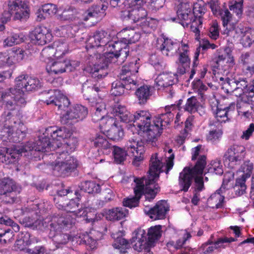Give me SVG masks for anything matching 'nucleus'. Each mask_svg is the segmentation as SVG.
I'll return each instance as SVG.
<instances>
[{"label": "nucleus", "mask_w": 254, "mask_h": 254, "mask_svg": "<svg viewBox=\"0 0 254 254\" xmlns=\"http://www.w3.org/2000/svg\"><path fill=\"white\" fill-rule=\"evenodd\" d=\"M77 139L72 136L71 131L62 127L57 129L50 127L45 132L39 136L37 145L29 141L22 146H16L7 149L0 147V162L5 163H14L22 153L35 150L37 151L49 152L56 150L52 154L55 161L51 164V168L57 175H65L73 170L77 166L76 160L68 154L75 149Z\"/></svg>", "instance_id": "obj_1"}, {"label": "nucleus", "mask_w": 254, "mask_h": 254, "mask_svg": "<svg viewBox=\"0 0 254 254\" xmlns=\"http://www.w3.org/2000/svg\"><path fill=\"white\" fill-rule=\"evenodd\" d=\"M177 107L175 106L166 107L165 113L156 117L151 123V116L146 111H139L133 115L122 105H118L112 108L111 114L122 122L129 124L128 128L133 133L142 136L146 143L151 146L156 145V141L162 133L163 127L173 120L174 113Z\"/></svg>", "instance_id": "obj_2"}, {"label": "nucleus", "mask_w": 254, "mask_h": 254, "mask_svg": "<svg viewBox=\"0 0 254 254\" xmlns=\"http://www.w3.org/2000/svg\"><path fill=\"white\" fill-rule=\"evenodd\" d=\"M168 152L170 155L167 157L166 166L163 165L156 153L152 155L150 159L148 178L134 180L136 183V187L134 189L135 196L125 199L123 202L125 206L130 208L137 206L139 199L142 193L145 195L146 201H150L154 198L156 193L160 190L158 185L155 184L159 174L161 172H165L166 174H168L174 166V155L171 153L172 149H169Z\"/></svg>", "instance_id": "obj_3"}, {"label": "nucleus", "mask_w": 254, "mask_h": 254, "mask_svg": "<svg viewBox=\"0 0 254 254\" xmlns=\"http://www.w3.org/2000/svg\"><path fill=\"white\" fill-rule=\"evenodd\" d=\"M122 43L119 41H110L109 34L105 31H96L88 39L87 48H97L98 54L95 55L98 61L94 64V67L88 66L85 70L92 74V76L98 79L105 77L107 72L105 68L110 59L119 56Z\"/></svg>", "instance_id": "obj_4"}, {"label": "nucleus", "mask_w": 254, "mask_h": 254, "mask_svg": "<svg viewBox=\"0 0 254 254\" xmlns=\"http://www.w3.org/2000/svg\"><path fill=\"white\" fill-rule=\"evenodd\" d=\"M79 198L71 199L68 202L64 201L62 203L56 202V206L59 209H64L68 214L65 217H54L50 224V231H60L66 228H70L75 223L76 217L85 216L87 214L85 209H80L78 207Z\"/></svg>", "instance_id": "obj_5"}, {"label": "nucleus", "mask_w": 254, "mask_h": 254, "mask_svg": "<svg viewBox=\"0 0 254 254\" xmlns=\"http://www.w3.org/2000/svg\"><path fill=\"white\" fill-rule=\"evenodd\" d=\"M15 82V88L9 90L10 93L5 96V100L8 107L11 106L10 99H13V101L18 107L24 106L26 103L24 97V91L36 90L41 86V82L38 78L25 74L18 76L16 78Z\"/></svg>", "instance_id": "obj_6"}, {"label": "nucleus", "mask_w": 254, "mask_h": 254, "mask_svg": "<svg viewBox=\"0 0 254 254\" xmlns=\"http://www.w3.org/2000/svg\"><path fill=\"white\" fill-rule=\"evenodd\" d=\"M206 157L205 155H200L198 158V160L193 168L190 169L186 167L180 174L179 176V185L182 190L184 191H188L190 187L192 180L194 179L195 186L194 191H197L198 193L204 189L203 182L201 175L203 173V169L206 165Z\"/></svg>", "instance_id": "obj_7"}, {"label": "nucleus", "mask_w": 254, "mask_h": 254, "mask_svg": "<svg viewBox=\"0 0 254 254\" xmlns=\"http://www.w3.org/2000/svg\"><path fill=\"white\" fill-rule=\"evenodd\" d=\"M139 66L136 60L135 62L130 63L122 67L119 75L120 80L112 83V95L115 96H121L125 93V88L131 90L136 88L137 83L136 74L138 72Z\"/></svg>", "instance_id": "obj_8"}, {"label": "nucleus", "mask_w": 254, "mask_h": 254, "mask_svg": "<svg viewBox=\"0 0 254 254\" xmlns=\"http://www.w3.org/2000/svg\"><path fill=\"white\" fill-rule=\"evenodd\" d=\"M113 155L115 161L117 163L124 161L127 157V152L132 154L134 156L132 164L138 166L144 159V154L145 151L144 142L142 140L129 139L126 144L127 151L117 146H114Z\"/></svg>", "instance_id": "obj_9"}, {"label": "nucleus", "mask_w": 254, "mask_h": 254, "mask_svg": "<svg viewBox=\"0 0 254 254\" xmlns=\"http://www.w3.org/2000/svg\"><path fill=\"white\" fill-rule=\"evenodd\" d=\"M30 10L28 5L24 2L17 0L9 1L7 10L2 14L0 20L2 22H7L12 16L15 20L24 21L29 17Z\"/></svg>", "instance_id": "obj_10"}, {"label": "nucleus", "mask_w": 254, "mask_h": 254, "mask_svg": "<svg viewBox=\"0 0 254 254\" xmlns=\"http://www.w3.org/2000/svg\"><path fill=\"white\" fill-rule=\"evenodd\" d=\"M95 111L92 115V120L95 122H99L100 129L105 134L117 122L115 119L112 117L105 116L107 113L106 108L102 99H98L95 105Z\"/></svg>", "instance_id": "obj_11"}, {"label": "nucleus", "mask_w": 254, "mask_h": 254, "mask_svg": "<svg viewBox=\"0 0 254 254\" xmlns=\"http://www.w3.org/2000/svg\"><path fill=\"white\" fill-rule=\"evenodd\" d=\"M62 114V122L64 124H74L85 119L88 114L87 108L81 105L76 104L66 112Z\"/></svg>", "instance_id": "obj_12"}, {"label": "nucleus", "mask_w": 254, "mask_h": 254, "mask_svg": "<svg viewBox=\"0 0 254 254\" xmlns=\"http://www.w3.org/2000/svg\"><path fill=\"white\" fill-rule=\"evenodd\" d=\"M245 148L243 145L234 144L228 148L224 155V162L230 168L239 165L244 158Z\"/></svg>", "instance_id": "obj_13"}, {"label": "nucleus", "mask_w": 254, "mask_h": 254, "mask_svg": "<svg viewBox=\"0 0 254 254\" xmlns=\"http://www.w3.org/2000/svg\"><path fill=\"white\" fill-rule=\"evenodd\" d=\"M175 75L171 73H162L157 76L155 80V87L158 90H164L168 98L175 94L173 85L174 84Z\"/></svg>", "instance_id": "obj_14"}, {"label": "nucleus", "mask_w": 254, "mask_h": 254, "mask_svg": "<svg viewBox=\"0 0 254 254\" xmlns=\"http://www.w3.org/2000/svg\"><path fill=\"white\" fill-rule=\"evenodd\" d=\"M147 16V12L142 7L130 10H122L121 15L124 20H130L134 23L140 22V26L143 27L149 26V18Z\"/></svg>", "instance_id": "obj_15"}, {"label": "nucleus", "mask_w": 254, "mask_h": 254, "mask_svg": "<svg viewBox=\"0 0 254 254\" xmlns=\"http://www.w3.org/2000/svg\"><path fill=\"white\" fill-rule=\"evenodd\" d=\"M207 4L211 8L213 13L216 15H220L222 20L223 25L227 29L228 26L230 29L233 28L236 20L233 21L231 14L228 9L220 10L219 0H207Z\"/></svg>", "instance_id": "obj_16"}, {"label": "nucleus", "mask_w": 254, "mask_h": 254, "mask_svg": "<svg viewBox=\"0 0 254 254\" xmlns=\"http://www.w3.org/2000/svg\"><path fill=\"white\" fill-rule=\"evenodd\" d=\"M45 94L48 99L45 102L47 105L57 106L60 110L64 111L70 104L68 98L59 90H51Z\"/></svg>", "instance_id": "obj_17"}, {"label": "nucleus", "mask_w": 254, "mask_h": 254, "mask_svg": "<svg viewBox=\"0 0 254 254\" xmlns=\"http://www.w3.org/2000/svg\"><path fill=\"white\" fill-rule=\"evenodd\" d=\"M29 37L34 44L43 45L51 41L52 35L47 28L38 26L30 33Z\"/></svg>", "instance_id": "obj_18"}, {"label": "nucleus", "mask_w": 254, "mask_h": 254, "mask_svg": "<svg viewBox=\"0 0 254 254\" xmlns=\"http://www.w3.org/2000/svg\"><path fill=\"white\" fill-rule=\"evenodd\" d=\"M123 36L121 41L122 43L121 51L119 52V56H123L127 57L128 50H127V44L135 43L140 39V34L136 32L133 29H123L120 33Z\"/></svg>", "instance_id": "obj_19"}, {"label": "nucleus", "mask_w": 254, "mask_h": 254, "mask_svg": "<svg viewBox=\"0 0 254 254\" xmlns=\"http://www.w3.org/2000/svg\"><path fill=\"white\" fill-rule=\"evenodd\" d=\"M189 46L187 44L181 43L178 50L179 57L178 62H176L177 66V72L183 74L185 73L186 70L190 67V60L189 57Z\"/></svg>", "instance_id": "obj_20"}, {"label": "nucleus", "mask_w": 254, "mask_h": 254, "mask_svg": "<svg viewBox=\"0 0 254 254\" xmlns=\"http://www.w3.org/2000/svg\"><path fill=\"white\" fill-rule=\"evenodd\" d=\"M241 169L243 174L241 175V178L237 179L234 188L239 195L242 194L246 189V180L250 177L252 173L253 164L249 161L246 162L242 165Z\"/></svg>", "instance_id": "obj_21"}, {"label": "nucleus", "mask_w": 254, "mask_h": 254, "mask_svg": "<svg viewBox=\"0 0 254 254\" xmlns=\"http://www.w3.org/2000/svg\"><path fill=\"white\" fill-rule=\"evenodd\" d=\"M177 14L184 27L188 26L195 17L191 10V4L188 2H181L178 6Z\"/></svg>", "instance_id": "obj_22"}, {"label": "nucleus", "mask_w": 254, "mask_h": 254, "mask_svg": "<svg viewBox=\"0 0 254 254\" xmlns=\"http://www.w3.org/2000/svg\"><path fill=\"white\" fill-rule=\"evenodd\" d=\"M169 205L165 200H161L158 202L155 206L149 208L145 206L144 211L150 218L157 220L163 219L167 212L169 210Z\"/></svg>", "instance_id": "obj_23"}, {"label": "nucleus", "mask_w": 254, "mask_h": 254, "mask_svg": "<svg viewBox=\"0 0 254 254\" xmlns=\"http://www.w3.org/2000/svg\"><path fill=\"white\" fill-rule=\"evenodd\" d=\"M236 85L234 88V95L236 97H247L254 102V86H248L247 81L244 79L236 80Z\"/></svg>", "instance_id": "obj_24"}, {"label": "nucleus", "mask_w": 254, "mask_h": 254, "mask_svg": "<svg viewBox=\"0 0 254 254\" xmlns=\"http://www.w3.org/2000/svg\"><path fill=\"white\" fill-rule=\"evenodd\" d=\"M14 185L10 180L0 181V195H3V199L8 203L15 201L16 192L14 190Z\"/></svg>", "instance_id": "obj_25"}, {"label": "nucleus", "mask_w": 254, "mask_h": 254, "mask_svg": "<svg viewBox=\"0 0 254 254\" xmlns=\"http://www.w3.org/2000/svg\"><path fill=\"white\" fill-rule=\"evenodd\" d=\"M157 47L160 49L163 55L166 56H173L179 48L176 43L171 39L164 37L157 39Z\"/></svg>", "instance_id": "obj_26"}, {"label": "nucleus", "mask_w": 254, "mask_h": 254, "mask_svg": "<svg viewBox=\"0 0 254 254\" xmlns=\"http://www.w3.org/2000/svg\"><path fill=\"white\" fill-rule=\"evenodd\" d=\"M108 7V2L100 0L99 3L94 5L85 13L84 19L87 21L92 18L101 19L105 15V11Z\"/></svg>", "instance_id": "obj_27"}, {"label": "nucleus", "mask_w": 254, "mask_h": 254, "mask_svg": "<svg viewBox=\"0 0 254 254\" xmlns=\"http://www.w3.org/2000/svg\"><path fill=\"white\" fill-rule=\"evenodd\" d=\"M133 239L134 242L133 248L135 250L141 252L144 250V254H152L148 250L146 235L143 229H139L135 231Z\"/></svg>", "instance_id": "obj_28"}, {"label": "nucleus", "mask_w": 254, "mask_h": 254, "mask_svg": "<svg viewBox=\"0 0 254 254\" xmlns=\"http://www.w3.org/2000/svg\"><path fill=\"white\" fill-rule=\"evenodd\" d=\"M225 187L223 184L221 187L212 194L207 199V204L211 208H219L222 206L224 202Z\"/></svg>", "instance_id": "obj_29"}, {"label": "nucleus", "mask_w": 254, "mask_h": 254, "mask_svg": "<svg viewBox=\"0 0 254 254\" xmlns=\"http://www.w3.org/2000/svg\"><path fill=\"white\" fill-rule=\"evenodd\" d=\"M237 32L239 34L240 43L245 47H249L254 42V30L245 27L240 28Z\"/></svg>", "instance_id": "obj_30"}, {"label": "nucleus", "mask_w": 254, "mask_h": 254, "mask_svg": "<svg viewBox=\"0 0 254 254\" xmlns=\"http://www.w3.org/2000/svg\"><path fill=\"white\" fill-rule=\"evenodd\" d=\"M128 214V211L124 207H117L104 211L103 215L109 220L122 219Z\"/></svg>", "instance_id": "obj_31"}, {"label": "nucleus", "mask_w": 254, "mask_h": 254, "mask_svg": "<svg viewBox=\"0 0 254 254\" xmlns=\"http://www.w3.org/2000/svg\"><path fill=\"white\" fill-rule=\"evenodd\" d=\"M241 98V100L238 101L237 105L238 114L240 116H244L245 117L248 118L251 115V111L252 109L251 104H253L254 102L249 100L250 98L248 97H242Z\"/></svg>", "instance_id": "obj_32"}, {"label": "nucleus", "mask_w": 254, "mask_h": 254, "mask_svg": "<svg viewBox=\"0 0 254 254\" xmlns=\"http://www.w3.org/2000/svg\"><path fill=\"white\" fill-rule=\"evenodd\" d=\"M38 239L36 238L31 237L29 233H22L19 236L15 244V247L17 250L23 251L26 247L33 243H38Z\"/></svg>", "instance_id": "obj_33"}, {"label": "nucleus", "mask_w": 254, "mask_h": 254, "mask_svg": "<svg viewBox=\"0 0 254 254\" xmlns=\"http://www.w3.org/2000/svg\"><path fill=\"white\" fill-rule=\"evenodd\" d=\"M239 63L251 73L254 72V53H243L239 59Z\"/></svg>", "instance_id": "obj_34"}, {"label": "nucleus", "mask_w": 254, "mask_h": 254, "mask_svg": "<svg viewBox=\"0 0 254 254\" xmlns=\"http://www.w3.org/2000/svg\"><path fill=\"white\" fill-rule=\"evenodd\" d=\"M46 69L51 74H61L66 71V64L64 61H57L53 63H48Z\"/></svg>", "instance_id": "obj_35"}, {"label": "nucleus", "mask_w": 254, "mask_h": 254, "mask_svg": "<svg viewBox=\"0 0 254 254\" xmlns=\"http://www.w3.org/2000/svg\"><path fill=\"white\" fill-rule=\"evenodd\" d=\"M94 146L104 154H108L111 150V145L104 135H98L93 140Z\"/></svg>", "instance_id": "obj_36"}, {"label": "nucleus", "mask_w": 254, "mask_h": 254, "mask_svg": "<svg viewBox=\"0 0 254 254\" xmlns=\"http://www.w3.org/2000/svg\"><path fill=\"white\" fill-rule=\"evenodd\" d=\"M14 233L12 230L3 224L0 225V244L4 246L14 239Z\"/></svg>", "instance_id": "obj_37"}, {"label": "nucleus", "mask_w": 254, "mask_h": 254, "mask_svg": "<svg viewBox=\"0 0 254 254\" xmlns=\"http://www.w3.org/2000/svg\"><path fill=\"white\" fill-rule=\"evenodd\" d=\"M232 51L229 48L225 50V53L219 55L217 57L216 63L218 66H223L225 63L228 64L229 66H232L235 64L234 57L232 55Z\"/></svg>", "instance_id": "obj_38"}, {"label": "nucleus", "mask_w": 254, "mask_h": 254, "mask_svg": "<svg viewBox=\"0 0 254 254\" xmlns=\"http://www.w3.org/2000/svg\"><path fill=\"white\" fill-rule=\"evenodd\" d=\"M235 104L232 103L230 105L224 109L218 108L213 113L217 120L220 123H225L229 120L228 112L229 111L234 110Z\"/></svg>", "instance_id": "obj_39"}, {"label": "nucleus", "mask_w": 254, "mask_h": 254, "mask_svg": "<svg viewBox=\"0 0 254 254\" xmlns=\"http://www.w3.org/2000/svg\"><path fill=\"white\" fill-rule=\"evenodd\" d=\"M110 139L114 140H119L122 139L124 133L122 127L117 123L110 129L105 133Z\"/></svg>", "instance_id": "obj_40"}, {"label": "nucleus", "mask_w": 254, "mask_h": 254, "mask_svg": "<svg viewBox=\"0 0 254 254\" xmlns=\"http://www.w3.org/2000/svg\"><path fill=\"white\" fill-rule=\"evenodd\" d=\"M178 235L179 239L176 241L174 247L176 249H182L181 252L183 253H187L186 251L189 249L186 248H183V246L188 239L190 238L191 235L189 232L186 230H181L178 232Z\"/></svg>", "instance_id": "obj_41"}, {"label": "nucleus", "mask_w": 254, "mask_h": 254, "mask_svg": "<svg viewBox=\"0 0 254 254\" xmlns=\"http://www.w3.org/2000/svg\"><path fill=\"white\" fill-rule=\"evenodd\" d=\"M151 95L150 87L147 85L140 87L135 92V95L140 104H144Z\"/></svg>", "instance_id": "obj_42"}, {"label": "nucleus", "mask_w": 254, "mask_h": 254, "mask_svg": "<svg viewBox=\"0 0 254 254\" xmlns=\"http://www.w3.org/2000/svg\"><path fill=\"white\" fill-rule=\"evenodd\" d=\"M113 237L115 239L113 246L114 248L118 249L120 253L125 254L129 248V244L128 241L123 237H116L115 234H112Z\"/></svg>", "instance_id": "obj_43"}, {"label": "nucleus", "mask_w": 254, "mask_h": 254, "mask_svg": "<svg viewBox=\"0 0 254 254\" xmlns=\"http://www.w3.org/2000/svg\"><path fill=\"white\" fill-rule=\"evenodd\" d=\"M102 236L101 233L93 231L83 237V241L88 245L90 249L93 250L97 247V241Z\"/></svg>", "instance_id": "obj_44"}, {"label": "nucleus", "mask_w": 254, "mask_h": 254, "mask_svg": "<svg viewBox=\"0 0 254 254\" xmlns=\"http://www.w3.org/2000/svg\"><path fill=\"white\" fill-rule=\"evenodd\" d=\"M80 236H75L71 237L69 235L63 233H57L54 237V241L58 245H65L69 241H76L78 242V239L80 238Z\"/></svg>", "instance_id": "obj_45"}, {"label": "nucleus", "mask_w": 254, "mask_h": 254, "mask_svg": "<svg viewBox=\"0 0 254 254\" xmlns=\"http://www.w3.org/2000/svg\"><path fill=\"white\" fill-rule=\"evenodd\" d=\"M10 57V64H15L24 59L26 53L25 51L20 48L13 49L9 52Z\"/></svg>", "instance_id": "obj_46"}, {"label": "nucleus", "mask_w": 254, "mask_h": 254, "mask_svg": "<svg viewBox=\"0 0 254 254\" xmlns=\"http://www.w3.org/2000/svg\"><path fill=\"white\" fill-rule=\"evenodd\" d=\"M220 81H222V88L227 93H231L234 95V88L237 84L236 80L230 79L228 77H220Z\"/></svg>", "instance_id": "obj_47"}, {"label": "nucleus", "mask_w": 254, "mask_h": 254, "mask_svg": "<svg viewBox=\"0 0 254 254\" xmlns=\"http://www.w3.org/2000/svg\"><path fill=\"white\" fill-rule=\"evenodd\" d=\"M81 190L89 193H98L100 191V186L92 181H86L80 185Z\"/></svg>", "instance_id": "obj_48"}, {"label": "nucleus", "mask_w": 254, "mask_h": 254, "mask_svg": "<svg viewBox=\"0 0 254 254\" xmlns=\"http://www.w3.org/2000/svg\"><path fill=\"white\" fill-rule=\"evenodd\" d=\"M144 0H124L123 2L122 10H130L134 8L142 7Z\"/></svg>", "instance_id": "obj_49"}, {"label": "nucleus", "mask_w": 254, "mask_h": 254, "mask_svg": "<svg viewBox=\"0 0 254 254\" xmlns=\"http://www.w3.org/2000/svg\"><path fill=\"white\" fill-rule=\"evenodd\" d=\"M243 0H231L229 2V9L239 18L243 13Z\"/></svg>", "instance_id": "obj_50"}, {"label": "nucleus", "mask_w": 254, "mask_h": 254, "mask_svg": "<svg viewBox=\"0 0 254 254\" xmlns=\"http://www.w3.org/2000/svg\"><path fill=\"white\" fill-rule=\"evenodd\" d=\"M207 172L216 175H222L223 170L221 161L216 159L212 161L207 166Z\"/></svg>", "instance_id": "obj_51"}, {"label": "nucleus", "mask_w": 254, "mask_h": 254, "mask_svg": "<svg viewBox=\"0 0 254 254\" xmlns=\"http://www.w3.org/2000/svg\"><path fill=\"white\" fill-rule=\"evenodd\" d=\"M199 107V103L194 96H192L188 99L184 109L190 113H194L196 112Z\"/></svg>", "instance_id": "obj_52"}, {"label": "nucleus", "mask_w": 254, "mask_h": 254, "mask_svg": "<svg viewBox=\"0 0 254 254\" xmlns=\"http://www.w3.org/2000/svg\"><path fill=\"white\" fill-rule=\"evenodd\" d=\"M161 227L160 225L150 228L148 231V240L151 243L155 242L161 236Z\"/></svg>", "instance_id": "obj_53"}, {"label": "nucleus", "mask_w": 254, "mask_h": 254, "mask_svg": "<svg viewBox=\"0 0 254 254\" xmlns=\"http://www.w3.org/2000/svg\"><path fill=\"white\" fill-rule=\"evenodd\" d=\"M75 10L71 8L68 7L65 9L63 11L57 14L58 19L63 21L73 20L75 19Z\"/></svg>", "instance_id": "obj_54"}, {"label": "nucleus", "mask_w": 254, "mask_h": 254, "mask_svg": "<svg viewBox=\"0 0 254 254\" xmlns=\"http://www.w3.org/2000/svg\"><path fill=\"white\" fill-rule=\"evenodd\" d=\"M193 12L194 15V18L199 17L201 19V17L205 12V8L204 7V2L202 0H197V2L193 4Z\"/></svg>", "instance_id": "obj_55"}, {"label": "nucleus", "mask_w": 254, "mask_h": 254, "mask_svg": "<svg viewBox=\"0 0 254 254\" xmlns=\"http://www.w3.org/2000/svg\"><path fill=\"white\" fill-rule=\"evenodd\" d=\"M53 47L55 49L57 58H59L64 55L68 50L67 44L60 41L54 42Z\"/></svg>", "instance_id": "obj_56"}, {"label": "nucleus", "mask_w": 254, "mask_h": 254, "mask_svg": "<svg viewBox=\"0 0 254 254\" xmlns=\"http://www.w3.org/2000/svg\"><path fill=\"white\" fill-rule=\"evenodd\" d=\"M24 41L23 35H19L18 34H14L11 36L7 37L4 40L3 44L6 46H12L15 44H18Z\"/></svg>", "instance_id": "obj_57"}, {"label": "nucleus", "mask_w": 254, "mask_h": 254, "mask_svg": "<svg viewBox=\"0 0 254 254\" xmlns=\"http://www.w3.org/2000/svg\"><path fill=\"white\" fill-rule=\"evenodd\" d=\"M55 33L57 36L66 37L72 36L71 27L69 25L62 26L60 28H56Z\"/></svg>", "instance_id": "obj_58"}, {"label": "nucleus", "mask_w": 254, "mask_h": 254, "mask_svg": "<svg viewBox=\"0 0 254 254\" xmlns=\"http://www.w3.org/2000/svg\"><path fill=\"white\" fill-rule=\"evenodd\" d=\"M236 240L232 237H224L219 238L218 240L213 243L215 246V249H221L225 248L229 243L235 241Z\"/></svg>", "instance_id": "obj_59"}, {"label": "nucleus", "mask_w": 254, "mask_h": 254, "mask_svg": "<svg viewBox=\"0 0 254 254\" xmlns=\"http://www.w3.org/2000/svg\"><path fill=\"white\" fill-rule=\"evenodd\" d=\"M42 57L44 60L52 59L53 57H56L55 49L53 47L49 46L44 48L41 53Z\"/></svg>", "instance_id": "obj_60"}, {"label": "nucleus", "mask_w": 254, "mask_h": 254, "mask_svg": "<svg viewBox=\"0 0 254 254\" xmlns=\"http://www.w3.org/2000/svg\"><path fill=\"white\" fill-rule=\"evenodd\" d=\"M50 222V219L46 218L44 220H37L32 224L29 225V227H32L33 229L36 228L41 230H44L48 226V223Z\"/></svg>", "instance_id": "obj_61"}, {"label": "nucleus", "mask_w": 254, "mask_h": 254, "mask_svg": "<svg viewBox=\"0 0 254 254\" xmlns=\"http://www.w3.org/2000/svg\"><path fill=\"white\" fill-rule=\"evenodd\" d=\"M0 221H2V224L5 227H6V226H10L11 227V228L10 229L12 230L13 232V231L16 232L19 230V225L14 222L11 219L6 217H2L0 218Z\"/></svg>", "instance_id": "obj_62"}, {"label": "nucleus", "mask_w": 254, "mask_h": 254, "mask_svg": "<svg viewBox=\"0 0 254 254\" xmlns=\"http://www.w3.org/2000/svg\"><path fill=\"white\" fill-rule=\"evenodd\" d=\"M202 24L201 19H200L199 17L194 18L193 20H192V22L190 24V28L191 30L195 33L196 39H198V37L199 35V26Z\"/></svg>", "instance_id": "obj_63"}, {"label": "nucleus", "mask_w": 254, "mask_h": 254, "mask_svg": "<svg viewBox=\"0 0 254 254\" xmlns=\"http://www.w3.org/2000/svg\"><path fill=\"white\" fill-rule=\"evenodd\" d=\"M222 134V132L221 129L218 128L212 129L209 131V133L207 136V140L213 142L219 139Z\"/></svg>", "instance_id": "obj_64"}]
</instances>
